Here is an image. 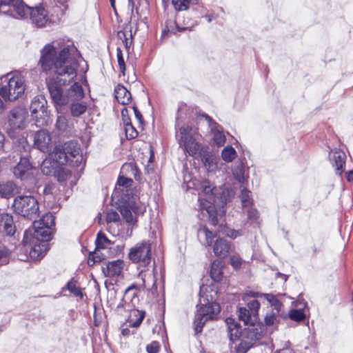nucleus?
Returning <instances> with one entry per match:
<instances>
[{
  "instance_id": "nucleus-45",
  "label": "nucleus",
  "mask_w": 353,
  "mask_h": 353,
  "mask_svg": "<svg viewBox=\"0 0 353 353\" xmlns=\"http://www.w3.org/2000/svg\"><path fill=\"white\" fill-rule=\"evenodd\" d=\"M124 130L127 139H134L138 135V132L132 125V123L124 125Z\"/></svg>"
},
{
  "instance_id": "nucleus-62",
  "label": "nucleus",
  "mask_w": 353,
  "mask_h": 353,
  "mask_svg": "<svg viewBox=\"0 0 353 353\" xmlns=\"http://www.w3.org/2000/svg\"><path fill=\"white\" fill-rule=\"evenodd\" d=\"M278 353H294V350L290 348H285L281 350L278 352Z\"/></svg>"
},
{
  "instance_id": "nucleus-14",
  "label": "nucleus",
  "mask_w": 353,
  "mask_h": 353,
  "mask_svg": "<svg viewBox=\"0 0 353 353\" xmlns=\"http://www.w3.org/2000/svg\"><path fill=\"white\" fill-rule=\"evenodd\" d=\"M27 7L29 10L21 19L26 17L28 14H30L32 23L38 28L46 27L52 23V19L48 16V12L43 6H39L30 8L27 6Z\"/></svg>"
},
{
  "instance_id": "nucleus-36",
  "label": "nucleus",
  "mask_w": 353,
  "mask_h": 353,
  "mask_svg": "<svg viewBox=\"0 0 353 353\" xmlns=\"http://www.w3.org/2000/svg\"><path fill=\"white\" fill-rule=\"evenodd\" d=\"M76 283L77 281L74 279H72L70 281L68 282L65 288L71 294L82 299L83 297V294L81 291V289L77 286Z\"/></svg>"
},
{
  "instance_id": "nucleus-6",
  "label": "nucleus",
  "mask_w": 353,
  "mask_h": 353,
  "mask_svg": "<svg viewBox=\"0 0 353 353\" xmlns=\"http://www.w3.org/2000/svg\"><path fill=\"white\" fill-rule=\"evenodd\" d=\"M16 148L19 152L20 160L14 168V175L21 180H27L33 174V167L28 158L30 146L26 140L22 139Z\"/></svg>"
},
{
  "instance_id": "nucleus-17",
  "label": "nucleus",
  "mask_w": 353,
  "mask_h": 353,
  "mask_svg": "<svg viewBox=\"0 0 353 353\" xmlns=\"http://www.w3.org/2000/svg\"><path fill=\"white\" fill-rule=\"evenodd\" d=\"M34 144L40 151L49 152L52 148V139L49 132L46 130L37 131L34 137Z\"/></svg>"
},
{
  "instance_id": "nucleus-37",
  "label": "nucleus",
  "mask_w": 353,
  "mask_h": 353,
  "mask_svg": "<svg viewBox=\"0 0 353 353\" xmlns=\"http://www.w3.org/2000/svg\"><path fill=\"white\" fill-rule=\"evenodd\" d=\"M288 316L296 322H301L305 319L303 310L292 309L288 313Z\"/></svg>"
},
{
  "instance_id": "nucleus-34",
  "label": "nucleus",
  "mask_w": 353,
  "mask_h": 353,
  "mask_svg": "<svg viewBox=\"0 0 353 353\" xmlns=\"http://www.w3.org/2000/svg\"><path fill=\"white\" fill-rule=\"evenodd\" d=\"M198 237L199 239H201L202 237L205 238L204 244L206 246H211L213 242L214 235L213 233L210 231L207 227L203 226L201 227L198 230Z\"/></svg>"
},
{
  "instance_id": "nucleus-64",
  "label": "nucleus",
  "mask_w": 353,
  "mask_h": 353,
  "mask_svg": "<svg viewBox=\"0 0 353 353\" xmlns=\"http://www.w3.org/2000/svg\"><path fill=\"white\" fill-rule=\"evenodd\" d=\"M4 110H5V105H4L2 99L0 98V114L3 113Z\"/></svg>"
},
{
  "instance_id": "nucleus-39",
  "label": "nucleus",
  "mask_w": 353,
  "mask_h": 353,
  "mask_svg": "<svg viewBox=\"0 0 353 353\" xmlns=\"http://www.w3.org/2000/svg\"><path fill=\"white\" fill-rule=\"evenodd\" d=\"M54 176L59 182H63L71 176V173L68 170L59 166Z\"/></svg>"
},
{
  "instance_id": "nucleus-13",
  "label": "nucleus",
  "mask_w": 353,
  "mask_h": 353,
  "mask_svg": "<svg viewBox=\"0 0 353 353\" xmlns=\"http://www.w3.org/2000/svg\"><path fill=\"white\" fill-rule=\"evenodd\" d=\"M29 235L32 236L31 232L26 230L22 243L24 245L28 244L34 245L30 248L29 252L30 258L33 260H38L43 258L48 251V243L46 242L37 241L34 239H30Z\"/></svg>"
},
{
  "instance_id": "nucleus-51",
  "label": "nucleus",
  "mask_w": 353,
  "mask_h": 353,
  "mask_svg": "<svg viewBox=\"0 0 353 353\" xmlns=\"http://www.w3.org/2000/svg\"><path fill=\"white\" fill-rule=\"evenodd\" d=\"M248 218L252 221H256L258 218V212L256 209L254 208H250L247 212Z\"/></svg>"
},
{
  "instance_id": "nucleus-54",
  "label": "nucleus",
  "mask_w": 353,
  "mask_h": 353,
  "mask_svg": "<svg viewBox=\"0 0 353 353\" xmlns=\"http://www.w3.org/2000/svg\"><path fill=\"white\" fill-rule=\"evenodd\" d=\"M122 120L123 125H128L131 123V120L128 117V112L126 109H123L121 111Z\"/></svg>"
},
{
  "instance_id": "nucleus-61",
  "label": "nucleus",
  "mask_w": 353,
  "mask_h": 353,
  "mask_svg": "<svg viewBox=\"0 0 353 353\" xmlns=\"http://www.w3.org/2000/svg\"><path fill=\"white\" fill-rule=\"evenodd\" d=\"M262 294H260L259 292H249L248 293V295L249 296H252V297H260V298H262L263 296H261Z\"/></svg>"
},
{
  "instance_id": "nucleus-22",
  "label": "nucleus",
  "mask_w": 353,
  "mask_h": 353,
  "mask_svg": "<svg viewBox=\"0 0 353 353\" xmlns=\"http://www.w3.org/2000/svg\"><path fill=\"white\" fill-rule=\"evenodd\" d=\"M346 155L344 152L341 150H331L330 152V159L332 162V166L335 168L337 174L339 175L343 171V168L345 164Z\"/></svg>"
},
{
  "instance_id": "nucleus-58",
  "label": "nucleus",
  "mask_w": 353,
  "mask_h": 353,
  "mask_svg": "<svg viewBox=\"0 0 353 353\" xmlns=\"http://www.w3.org/2000/svg\"><path fill=\"white\" fill-rule=\"evenodd\" d=\"M143 318H144V315L142 314L139 319H137L134 323H132V327H137L139 326V325L142 322Z\"/></svg>"
},
{
  "instance_id": "nucleus-29",
  "label": "nucleus",
  "mask_w": 353,
  "mask_h": 353,
  "mask_svg": "<svg viewBox=\"0 0 353 353\" xmlns=\"http://www.w3.org/2000/svg\"><path fill=\"white\" fill-rule=\"evenodd\" d=\"M17 189V185L12 181L0 183V195L4 198H9L16 192Z\"/></svg>"
},
{
  "instance_id": "nucleus-12",
  "label": "nucleus",
  "mask_w": 353,
  "mask_h": 353,
  "mask_svg": "<svg viewBox=\"0 0 353 353\" xmlns=\"http://www.w3.org/2000/svg\"><path fill=\"white\" fill-rule=\"evenodd\" d=\"M23 0H0V14L14 19L24 17L28 11Z\"/></svg>"
},
{
  "instance_id": "nucleus-28",
  "label": "nucleus",
  "mask_w": 353,
  "mask_h": 353,
  "mask_svg": "<svg viewBox=\"0 0 353 353\" xmlns=\"http://www.w3.org/2000/svg\"><path fill=\"white\" fill-rule=\"evenodd\" d=\"M232 174L234 179L241 183H245L248 179V174H245V170L242 162H238L234 165Z\"/></svg>"
},
{
  "instance_id": "nucleus-24",
  "label": "nucleus",
  "mask_w": 353,
  "mask_h": 353,
  "mask_svg": "<svg viewBox=\"0 0 353 353\" xmlns=\"http://www.w3.org/2000/svg\"><path fill=\"white\" fill-rule=\"evenodd\" d=\"M230 250V243L224 239H218L213 246V252L219 258H225Z\"/></svg>"
},
{
  "instance_id": "nucleus-10",
  "label": "nucleus",
  "mask_w": 353,
  "mask_h": 353,
  "mask_svg": "<svg viewBox=\"0 0 353 353\" xmlns=\"http://www.w3.org/2000/svg\"><path fill=\"white\" fill-rule=\"evenodd\" d=\"M193 134L194 130L192 128L188 125L180 128L179 135L176 134L180 146L183 147L184 150L192 157L199 154L203 148L196 141Z\"/></svg>"
},
{
  "instance_id": "nucleus-46",
  "label": "nucleus",
  "mask_w": 353,
  "mask_h": 353,
  "mask_svg": "<svg viewBox=\"0 0 353 353\" xmlns=\"http://www.w3.org/2000/svg\"><path fill=\"white\" fill-rule=\"evenodd\" d=\"M210 275L212 279L215 281H220L222 276V272L221 270L219 268L218 265L214 262L211 266Z\"/></svg>"
},
{
  "instance_id": "nucleus-16",
  "label": "nucleus",
  "mask_w": 353,
  "mask_h": 353,
  "mask_svg": "<svg viewBox=\"0 0 353 353\" xmlns=\"http://www.w3.org/2000/svg\"><path fill=\"white\" fill-rule=\"evenodd\" d=\"M95 244L96 250L93 254H90L88 258V264L90 265H93L95 263L101 261L103 257L99 254V250L110 248L112 243L103 233L99 232L97 234Z\"/></svg>"
},
{
  "instance_id": "nucleus-33",
  "label": "nucleus",
  "mask_w": 353,
  "mask_h": 353,
  "mask_svg": "<svg viewBox=\"0 0 353 353\" xmlns=\"http://www.w3.org/2000/svg\"><path fill=\"white\" fill-rule=\"evenodd\" d=\"M261 296H263V298L270 303V304L274 307L272 310H274V312L283 313L281 311L283 305L276 296L272 294H262Z\"/></svg>"
},
{
  "instance_id": "nucleus-44",
  "label": "nucleus",
  "mask_w": 353,
  "mask_h": 353,
  "mask_svg": "<svg viewBox=\"0 0 353 353\" xmlns=\"http://www.w3.org/2000/svg\"><path fill=\"white\" fill-rule=\"evenodd\" d=\"M117 58L118 61V65L119 67V70L123 75H125V61L123 57L122 50L120 47H117Z\"/></svg>"
},
{
  "instance_id": "nucleus-26",
  "label": "nucleus",
  "mask_w": 353,
  "mask_h": 353,
  "mask_svg": "<svg viewBox=\"0 0 353 353\" xmlns=\"http://www.w3.org/2000/svg\"><path fill=\"white\" fill-rule=\"evenodd\" d=\"M34 233L32 236H29L30 239H34L37 241L46 242L50 239L52 234V229L46 228L39 225V228H33Z\"/></svg>"
},
{
  "instance_id": "nucleus-32",
  "label": "nucleus",
  "mask_w": 353,
  "mask_h": 353,
  "mask_svg": "<svg viewBox=\"0 0 353 353\" xmlns=\"http://www.w3.org/2000/svg\"><path fill=\"white\" fill-rule=\"evenodd\" d=\"M199 0H172V5L176 11L187 10L190 6L196 5Z\"/></svg>"
},
{
  "instance_id": "nucleus-49",
  "label": "nucleus",
  "mask_w": 353,
  "mask_h": 353,
  "mask_svg": "<svg viewBox=\"0 0 353 353\" xmlns=\"http://www.w3.org/2000/svg\"><path fill=\"white\" fill-rule=\"evenodd\" d=\"M159 347V343L157 341H152L146 346V351L148 353H158Z\"/></svg>"
},
{
  "instance_id": "nucleus-55",
  "label": "nucleus",
  "mask_w": 353,
  "mask_h": 353,
  "mask_svg": "<svg viewBox=\"0 0 353 353\" xmlns=\"http://www.w3.org/2000/svg\"><path fill=\"white\" fill-rule=\"evenodd\" d=\"M132 109L134 110L136 119L138 120L140 124H142L143 123V119L141 113L139 112L137 107L134 106Z\"/></svg>"
},
{
  "instance_id": "nucleus-18",
  "label": "nucleus",
  "mask_w": 353,
  "mask_h": 353,
  "mask_svg": "<svg viewBox=\"0 0 353 353\" xmlns=\"http://www.w3.org/2000/svg\"><path fill=\"white\" fill-rule=\"evenodd\" d=\"M207 121L212 133L214 135V141L218 146L223 145L225 142V137L223 134L222 128L215 121H214L210 116L206 114L201 115Z\"/></svg>"
},
{
  "instance_id": "nucleus-20",
  "label": "nucleus",
  "mask_w": 353,
  "mask_h": 353,
  "mask_svg": "<svg viewBox=\"0 0 353 353\" xmlns=\"http://www.w3.org/2000/svg\"><path fill=\"white\" fill-rule=\"evenodd\" d=\"M124 261L121 259L110 261L102 267V272L105 276L114 277L119 276L123 269Z\"/></svg>"
},
{
  "instance_id": "nucleus-19",
  "label": "nucleus",
  "mask_w": 353,
  "mask_h": 353,
  "mask_svg": "<svg viewBox=\"0 0 353 353\" xmlns=\"http://www.w3.org/2000/svg\"><path fill=\"white\" fill-rule=\"evenodd\" d=\"M137 286L134 283L125 289L123 297L117 307L118 311L121 309L130 310V302H133L134 299H137Z\"/></svg>"
},
{
  "instance_id": "nucleus-9",
  "label": "nucleus",
  "mask_w": 353,
  "mask_h": 353,
  "mask_svg": "<svg viewBox=\"0 0 353 353\" xmlns=\"http://www.w3.org/2000/svg\"><path fill=\"white\" fill-rule=\"evenodd\" d=\"M221 311V307L216 302L202 305L196 311L194 321V330L196 334L201 333L205 323L209 320H213Z\"/></svg>"
},
{
  "instance_id": "nucleus-25",
  "label": "nucleus",
  "mask_w": 353,
  "mask_h": 353,
  "mask_svg": "<svg viewBox=\"0 0 353 353\" xmlns=\"http://www.w3.org/2000/svg\"><path fill=\"white\" fill-rule=\"evenodd\" d=\"M0 228H3L6 235L12 236L15 232L12 216L9 214H2L0 216Z\"/></svg>"
},
{
  "instance_id": "nucleus-43",
  "label": "nucleus",
  "mask_w": 353,
  "mask_h": 353,
  "mask_svg": "<svg viewBox=\"0 0 353 353\" xmlns=\"http://www.w3.org/2000/svg\"><path fill=\"white\" fill-rule=\"evenodd\" d=\"M250 192L245 188L241 190L240 199L243 208L249 207L252 204V199L250 197Z\"/></svg>"
},
{
  "instance_id": "nucleus-48",
  "label": "nucleus",
  "mask_w": 353,
  "mask_h": 353,
  "mask_svg": "<svg viewBox=\"0 0 353 353\" xmlns=\"http://www.w3.org/2000/svg\"><path fill=\"white\" fill-rule=\"evenodd\" d=\"M133 181L128 177H125L123 176H120L117 181V184L119 186H123L125 188H128L132 185Z\"/></svg>"
},
{
  "instance_id": "nucleus-40",
  "label": "nucleus",
  "mask_w": 353,
  "mask_h": 353,
  "mask_svg": "<svg viewBox=\"0 0 353 353\" xmlns=\"http://www.w3.org/2000/svg\"><path fill=\"white\" fill-rule=\"evenodd\" d=\"M278 316H281V317L285 316L284 313H276L274 310L267 313L264 319L265 325L268 326L272 325L277 321Z\"/></svg>"
},
{
  "instance_id": "nucleus-57",
  "label": "nucleus",
  "mask_w": 353,
  "mask_h": 353,
  "mask_svg": "<svg viewBox=\"0 0 353 353\" xmlns=\"http://www.w3.org/2000/svg\"><path fill=\"white\" fill-rule=\"evenodd\" d=\"M53 188H54L53 185H46L43 190L44 194H52Z\"/></svg>"
},
{
  "instance_id": "nucleus-23",
  "label": "nucleus",
  "mask_w": 353,
  "mask_h": 353,
  "mask_svg": "<svg viewBox=\"0 0 353 353\" xmlns=\"http://www.w3.org/2000/svg\"><path fill=\"white\" fill-rule=\"evenodd\" d=\"M225 323L230 340L232 342L238 341L241 335V325L234 319L230 317L225 319Z\"/></svg>"
},
{
  "instance_id": "nucleus-42",
  "label": "nucleus",
  "mask_w": 353,
  "mask_h": 353,
  "mask_svg": "<svg viewBox=\"0 0 353 353\" xmlns=\"http://www.w3.org/2000/svg\"><path fill=\"white\" fill-rule=\"evenodd\" d=\"M117 35L119 39L121 41L122 44L125 46V48L127 50L129 49L132 43V34H130V38H128L127 34L125 32L119 31Z\"/></svg>"
},
{
  "instance_id": "nucleus-52",
  "label": "nucleus",
  "mask_w": 353,
  "mask_h": 353,
  "mask_svg": "<svg viewBox=\"0 0 353 353\" xmlns=\"http://www.w3.org/2000/svg\"><path fill=\"white\" fill-rule=\"evenodd\" d=\"M224 234L232 239H236L237 236L241 235V232L239 230H227L224 232Z\"/></svg>"
},
{
  "instance_id": "nucleus-59",
  "label": "nucleus",
  "mask_w": 353,
  "mask_h": 353,
  "mask_svg": "<svg viewBox=\"0 0 353 353\" xmlns=\"http://www.w3.org/2000/svg\"><path fill=\"white\" fill-rule=\"evenodd\" d=\"M134 168H135V166H134L133 164H132V163H128V164H125V165H123V167H122V168H121V170H128V169H130V170H132V171H134Z\"/></svg>"
},
{
  "instance_id": "nucleus-5",
  "label": "nucleus",
  "mask_w": 353,
  "mask_h": 353,
  "mask_svg": "<svg viewBox=\"0 0 353 353\" xmlns=\"http://www.w3.org/2000/svg\"><path fill=\"white\" fill-rule=\"evenodd\" d=\"M10 74H7L6 76H3L1 80L5 79L7 81L6 84L3 85L0 88V96L2 97L6 101H14L18 99L21 94H23L25 86V79L21 73L16 72L10 79L8 77Z\"/></svg>"
},
{
  "instance_id": "nucleus-11",
  "label": "nucleus",
  "mask_w": 353,
  "mask_h": 353,
  "mask_svg": "<svg viewBox=\"0 0 353 353\" xmlns=\"http://www.w3.org/2000/svg\"><path fill=\"white\" fill-rule=\"evenodd\" d=\"M128 258L132 263L146 267L151 261V244L148 241L137 243L130 248Z\"/></svg>"
},
{
  "instance_id": "nucleus-1",
  "label": "nucleus",
  "mask_w": 353,
  "mask_h": 353,
  "mask_svg": "<svg viewBox=\"0 0 353 353\" xmlns=\"http://www.w3.org/2000/svg\"><path fill=\"white\" fill-rule=\"evenodd\" d=\"M58 46L59 52L52 43L46 45L40 51L39 64L43 72L52 71L56 75L49 79L47 85L57 112H64L69 108L72 117H79L87 110V103L82 101L85 93L81 85L75 82L65 92L62 87L77 77L79 53L71 41L63 46L59 42Z\"/></svg>"
},
{
  "instance_id": "nucleus-38",
  "label": "nucleus",
  "mask_w": 353,
  "mask_h": 353,
  "mask_svg": "<svg viewBox=\"0 0 353 353\" xmlns=\"http://www.w3.org/2000/svg\"><path fill=\"white\" fill-rule=\"evenodd\" d=\"M55 127L61 132H66L68 128L67 118L64 115L58 116Z\"/></svg>"
},
{
  "instance_id": "nucleus-2",
  "label": "nucleus",
  "mask_w": 353,
  "mask_h": 353,
  "mask_svg": "<svg viewBox=\"0 0 353 353\" xmlns=\"http://www.w3.org/2000/svg\"><path fill=\"white\" fill-rule=\"evenodd\" d=\"M247 307L239 308V319L242 321L245 325H250L245 330L243 334L250 340L249 341L241 342L238 347H236L237 353H245L256 341L261 338V334L254 327L259 320V310L260 303L256 300H252L248 303Z\"/></svg>"
},
{
  "instance_id": "nucleus-8",
  "label": "nucleus",
  "mask_w": 353,
  "mask_h": 353,
  "mask_svg": "<svg viewBox=\"0 0 353 353\" xmlns=\"http://www.w3.org/2000/svg\"><path fill=\"white\" fill-rule=\"evenodd\" d=\"M31 116L37 127H44L50 123V112L47 108V101L43 95L34 97L31 101Z\"/></svg>"
},
{
  "instance_id": "nucleus-3",
  "label": "nucleus",
  "mask_w": 353,
  "mask_h": 353,
  "mask_svg": "<svg viewBox=\"0 0 353 353\" xmlns=\"http://www.w3.org/2000/svg\"><path fill=\"white\" fill-rule=\"evenodd\" d=\"M51 159L57 164L68 163L73 167L80 166L83 161L81 148L74 141L57 145L51 154Z\"/></svg>"
},
{
  "instance_id": "nucleus-50",
  "label": "nucleus",
  "mask_w": 353,
  "mask_h": 353,
  "mask_svg": "<svg viewBox=\"0 0 353 353\" xmlns=\"http://www.w3.org/2000/svg\"><path fill=\"white\" fill-rule=\"evenodd\" d=\"M242 263V260L240 257L237 256H232L230 257V264L231 265L235 268L238 269L241 267Z\"/></svg>"
},
{
  "instance_id": "nucleus-47",
  "label": "nucleus",
  "mask_w": 353,
  "mask_h": 353,
  "mask_svg": "<svg viewBox=\"0 0 353 353\" xmlns=\"http://www.w3.org/2000/svg\"><path fill=\"white\" fill-rule=\"evenodd\" d=\"M119 220V214L114 210H110L106 215V221L109 223H117Z\"/></svg>"
},
{
  "instance_id": "nucleus-31",
  "label": "nucleus",
  "mask_w": 353,
  "mask_h": 353,
  "mask_svg": "<svg viewBox=\"0 0 353 353\" xmlns=\"http://www.w3.org/2000/svg\"><path fill=\"white\" fill-rule=\"evenodd\" d=\"M58 167L57 163L52 159H45L41 165V170L45 175H54Z\"/></svg>"
},
{
  "instance_id": "nucleus-63",
  "label": "nucleus",
  "mask_w": 353,
  "mask_h": 353,
  "mask_svg": "<svg viewBox=\"0 0 353 353\" xmlns=\"http://www.w3.org/2000/svg\"><path fill=\"white\" fill-rule=\"evenodd\" d=\"M4 136L2 133L0 132V150L3 148V143H4Z\"/></svg>"
},
{
  "instance_id": "nucleus-7",
  "label": "nucleus",
  "mask_w": 353,
  "mask_h": 353,
  "mask_svg": "<svg viewBox=\"0 0 353 353\" xmlns=\"http://www.w3.org/2000/svg\"><path fill=\"white\" fill-rule=\"evenodd\" d=\"M16 213L28 219H34L39 214V208L37 200L32 196H18L13 203Z\"/></svg>"
},
{
  "instance_id": "nucleus-35",
  "label": "nucleus",
  "mask_w": 353,
  "mask_h": 353,
  "mask_svg": "<svg viewBox=\"0 0 353 353\" xmlns=\"http://www.w3.org/2000/svg\"><path fill=\"white\" fill-rule=\"evenodd\" d=\"M236 157V152L231 145L224 148L221 152V157L225 162H232Z\"/></svg>"
},
{
  "instance_id": "nucleus-4",
  "label": "nucleus",
  "mask_w": 353,
  "mask_h": 353,
  "mask_svg": "<svg viewBox=\"0 0 353 353\" xmlns=\"http://www.w3.org/2000/svg\"><path fill=\"white\" fill-rule=\"evenodd\" d=\"M217 191L218 189L208 181H203L201 184V192L199 196V210L209 218L213 225L218 223L215 209Z\"/></svg>"
},
{
  "instance_id": "nucleus-30",
  "label": "nucleus",
  "mask_w": 353,
  "mask_h": 353,
  "mask_svg": "<svg viewBox=\"0 0 353 353\" xmlns=\"http://www.w3.org/2000/svg\"><path fill=\"white\" fill-rule=\"evenodd\" d=\"M39 225L52 229L54 226V217L50 214H44L39 221L33 222V228H39Z\"/></svg>"
},
{
  "instance_id": "nucleus-27",
  "label": "nucleus",
  "mask_w": 353,
  "mask_h": 353,
  "mask_svg": "<svg viewBox=\"0 0 353 353\" xmlns=\"http://www.w3.org/2000/svg\"><path fill=\"white\" fill-rule=\"evenodd\" d=\"M114 94L117 101L121 104H128L131 100V93L123 85H118L114 89Z\"/></svg>"
},
{
  "instance_id": "nucleus-41",
  "label": "nucleus",
  "mask_w": 353,
  "mask_h": 353,
  "mask_svg": "<svg viewBox=\"0 0 353 353\" xmlns=\"http://www.w3.org/2000/svg\"><path fill=\"white\" fill-rule=\"evenodd\" d=\"M120 212L123 217L126 221V222L130 225H133L136 222V220L134 219L132 211L129 210L127 207H121L120 209Z\"/></svg>"
},
{
  "instance_id": "nucleus-15",
  "label": "nucleus",
  "mask_w": 353,
  "mask_h": 353,
  "mask_svg": "<svg viewBox=\"0 0 353 353\" xmlns=\"http://www.w3.org/2000/svg\"><path fill=\"white\" fill-rule=\"evenodd\" d=\"M28 117L27 110L21 107L13 108L8 117V123L10 130L14 132L16 130H22L26 127Z\"/></svg>"
},
{
  "instance_id": "nucleus-53",
  "label": "nucleus",
  "mask_w": 353,
  "mask_h": 353,
  "mask_svg": "<svg viewBox=\"0 0 353 353\" xmlns=\"http://www.w3.org/2000/svg\"><path fill=\"white\" fill-rule=\"evenodd\" d=\"M8 251L6 250H0V265L8 263Z\"/></svg>"
},
{
  "instance_id": "nucleus-60",
  "label": "nucleus",
  "mask_w": 353,
  "mask_h": 353,
  "mask_svg": "<svg viewBox=\"0 0 353 353\" xmlns=\"http://www.w3.org/2000/svg\"><path fill=\"white\" fill-rule=\"evenodd\" d=\"M347 174V180L349 182L353 183V170L349 171L346 173Z\"/></svg>"
},
{
  "instance_id": "nucleus-21",
  "label": "nucleus",
  "mask_w": 353,
  "mask_h": 353,
  "mask_svg": "<svg viewBox=\"0 0 353 353\" xmlns=\"http://www.w3.org/2000/svg\"><path fill=\"white\" fill-rule=\"evenodd\" d=\"M199 154L208 170L213 171L216 169L217 158L209 148H202Z\"/></svg>"
},
{
  "instance_id": "nucleus-56",
  "label": "nucleus",
  "mask_w": 353,
  "mask_h": 353,
  "mask_svg": "<svg viewBox=\"0 0 353 353\" xmlns=\"http://www.w3.org/2000/svg\"><path fill=\"white\" fill-rule=\"evenodd\" d=\"M168 24H171V25H174V22H173L172 21H168L167 22V24H166V29H164L162 32V35L164 36L166 34H168V32H173V30L172 29H170L169 27H168Z\"/></svg>"
}]
</instances>
